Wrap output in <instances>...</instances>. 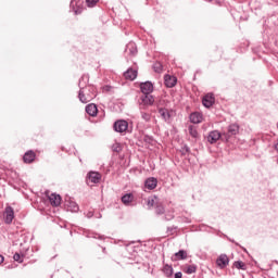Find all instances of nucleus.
<instances>
[{
	"instance_id": "1",
	"label": "nucleus",
	"mask_w": 278,
	"mask_h": 278,
	"mask_svg": "<svg viewBox=\"0 0 278 278\" xmlns=\"http://www.w3.org/2000/svg\"><path fill=\"white\" fill-rule=\"evenodd\" d=\"M97 98V87L94 85H87L79 89L78 99L80 103H90L92 99Z\"/></svg>"
},
{
	"instance_id": "2",
	"label": "nucleus",
	"mask_w": 278,
	"mask_h": 278,
	"mask_svg": "<svg viewBox=\"0 0 278 278\" xmlns=\"http://www.w3.org/2000/svg\"><path fill=\"white\" fill-rule=\"evenodd\" d=\"M155 103L153 94L142 93L138 100L139 110H147Z\"/></svg>"
},
{
	"instance_id": "3",
	"label": "nucleus",
	"mask_w": 278,
	"mask_h": 278,
	"mask_svg": "<svg viewBox=\"0 0 278 278\" xmlns=\"http://www.w3.org/2000/svg\"><path fill=\"white\" fill-rule=\"evenodd\" d=\"M240 134V125L238 123H232L228 126V129L226 132H223L222 140H225V142H229L231 140V137L238 136Z\"/></svg>"
},
{
	"instance_id": "4",
	"label": "nucleus",
	"mask_w": 278,
	"mask_h": 278,
	"mask_svg": "<svg viewBox=\"0 0 278 278\" xmlns=\"http://www.w3.org/2000/svg\"><path fill=\"white\" fill-rule=\"evenodd\" d=\"M70 8L76 15L81 14V12L86 10V8H84V0H72L70 3Z\"/></svg>"
},
{
	"instance_id": "5",
	"label": "nucleus",
	"mask_w": 278,
	"mask_h": 278,
	"mask_svg": "<svg viewBox=\"0 0 278 278\" xmlns=\"http://www.w3.org/2000/svg\"><path fill=\"white\" fill-rule=\"evenodd\" d=\"M129 127V123H127V121L125 119H119V121H116L113 125V129L114 131H116L117 134H124V131L126 129H128Z\"/></svg>"
},
{
	"instance_id": "6",
	"label": "nucleus",
	"mask_w": 278,
	"mask_h": 278,
	"mask_svg": "<svg viewBox=\"0 0 278 278\" xmlns=\"http://www.w3.org/2000/svg\"><path fill=\"white\" fill-rule=\"evenodd\" d=\"M218 140H223V142H225V140L223 139V134H220V131L213 130L208 132L207 142H210V144H216Z\"/></svg>"
},
{
	"instance_id": "7",
	"label": "nucleus",
	"mask_w": 278,
	"mask_h": 278,
	"mask_svg": "<svg viewBox=\"0 0 278 278\" xmlns=\"http://www.w3.org/2000/svg\"><path fill=\"white\" fill-rule=\"evenodd\" d=\"M87 186L91 184H101V174L98 172H89L86 177Z\"/></svg>"
},
{
	"instance_id": "8",
	"label": "nucleus",
	"mask_w": 278,
	"mask_h": 278,
	"mask_svg": "<svg viewBox=\"0 0 278 278\" xmlns=\"http://www.w3.org/2000/svg\"><path fill=\"white\" fill-rule=\"evenodd\" d=\"M215 103L216 97H214V93H206L202 98V105H204V108H206L207 110H210V108H212Z\"/></svg>"
},
{
	"instance_id": "9",
	"label": "nucleus",
	"mask_w": 278,
	"mask_h": 278,
	"mask_svg": "<svg viewBox=\"0 0 278 278\" xmlns=\"http://www.w3.org/2000/svg\"><path fill=\"white\" fill-rule=\"evenodd\" d=\"M4 223L5 225H12V222L14 220V208L10 205H8L4 208Z\"/></svg>"
},
{
	"instance_id": "10",
	"label": "nucleus",
	"mask_w": 278,
	"mask_h": 278,
	"mask_svg": "<svg viewBox=\"0 0 278 278\" xmlns=\"http://www.w3.org/2000/svg\"><path fill=\"white\" fill-rule=\"evenodd\" d=\"M139 88H140L142 94H151L154 90L153 83L150 80L140 83Z\"/></svg>"
},
{
	"instance_id": "11",
	"label": "nucleus",
	"mask_w": 278,
	"mask_h": 278,
	"mask_svg": "<svg viewBox=\"0 0 278 278\" xmlns=\"http://www.w3.org/2000/svg\"><path fill=\"white\" fill-rule=\"evenodd\" d=\"M173 110H168L166 108H159V114L165 123H168L170 118H173Z\"/></svg>"
},
{
	"instance_id": "12",
	"label": "nucleus",
	"mask_w": 278,
	"mask_h": 278,
	"mask_svg": "<svg viewBox=\"0 0 278 278\" xmlns=\"http://www.w3.org/2000/svg\"><path fill=\"white\" fill-rule=\"evenodd\" d=\"M216 264L222 270L227 268L229 266V256L227 254H220L216 260Z\"/></svg>"
},
{
	"instance_id": "13",
	"label": "nucleus",
	"mask_w": 278,
	"mask_h": 278,
	"mask_svg": "<svg viewBox=\"0 0 278 278\" xmlns=\"http://www.w3.org/2000/svg\"><path fill=\"white\" fill-rule=\"evenodd\" d=\"M48 199L52 207H60V205H62V197L58 193H52Z\"/></svg>"
},
{
	"instance_id": "14",
	"label": "nucleus",
	"mask_w": 278,
	"mask_h": 278,
	"mask_svg": "<svg viewBox=\"0 0 278 278\" xmlns=\"http://www.w3.org/2000/svg\"><path fill=\"white\" fill-rule=\"evenodd\" d=\"M164 85L166 88H175L177 86V77L169 74L164 76Z\"/></svg>"
},
{
	"instance_id": "15",
	"label": "nucleus",
	"mask_w": 278,
	"mask_h": 278,
	"mask_svg": "<svg viewBox=\"0 0 278 278\" xmlns=\"http://www.w3.org/2000/svg\"><path fill=\"white\" fill-rule=\"evenodd\" d=\"M190 123H193V125H199L200 123H203V113L201 112H193L189 115Z\"/></svg>"
},
{
	"instance_id": "16",
	"label": "nucleus",
	"mask_w": 278,
	"mask_h": 278,
	"mask_svg": "<svg viewBox=\"0 0 278 278\" xmlns=\"http://www.w3.org/2000/svg\"><path fill=\"white\" fill-rule=\"evenodd\" d=\"M24 164H33L36 161V152L28 150L23 156Z\"/></svg>"
},
{
	"instance_id": "17",
	"label": "nucleus",
	"mask_w": 278,
	"mask_h": 278,
	"mask_svg": "<svg viewBox=\"0 0 278 278\" xmlns=\"http://www.w3.org/2000/svg\"><path fill=\"white\" fill-rule=\"evenodd\" d=\"M144 188L147 190H155L157 188V178L155 177H149L144 181Z\"/></svg>"
},
{
	"instance_id": "18",
	"label": "nucleus",
	"mask_w": 278,
	"mask_h": 278,
	"mask_svg": "<svg viewBox=\"0 0 278 278\" xmlns=\"http://www.w3.org/2000/svg\"><path fill=\"white\" fill-rule=\"evenodd\" d=\"M85 112L89 115V116H97V114H99V109L97 108V104L94 103H90L87 104L85 108Z\"/></svg>"
},
{
	"instance_id": "19",
	"label": "nucleus",
	"mask_w": 278,
	"mask_h": 278,
	"mask_svg": "<svg viewBox=\"0 0 278 278\" xmlns=\"http://www.w3.org/2000/svg\"><path fill=\"white\" fill-rule=\"evenodd\" d=\"M188 258V252L186 250H179L172 256V262H179Z\"/></svg>"
},
{
	"instance_id": "20",
	"label": "nucleus",
	"mask_w": 278,
	"mask_h": 278,
	"mask_svg": "<svg viewBox=\"0 0 278 278\" xmlns=\"http://www.w3.org/2000/svg\"><path fill=\"white\" fill-rule=\"evenodd\" d=\"M124 77L125 79H129L130 81H134V79L138 77V71L130 67L124 73Z\"/></svg>"
},
{
	"instance_id": "21",
	"label": "nucleus",
	"mask_w": 278,
	"mask_h": 278,
	"mask_svg": "<svg viewBox=\"0 0 278 278\" xmlns=\"http://www.w3.org/2000/svg\"><path fill=\"white\" fill-rule=\"evenodd\" d=\"M162 273L166 278H173L175 270L173 269V265L165 264L162 268Z\"/></svg>"
},
{
	"instance_id": "22",
	"label": "nucleus",
	"mask_w": 278,
	"mask_h": 278,
	"mask_svg": "<svg viewBox=\"0 0 278 278\" xmlns=\"http://www.w3.org/2000/svg\"><path fill=\"white\" fill-rule=\"evenodd\" d=\"M89 81H90V75L84 74V75L79 78V81H78L79 90H81L83 88H85L86 86H88Z\"/></svg>"
},
{
	"instance_id": "23",
	"label": "nucleus",
	"mask_w": 278,
	"mask_h": 278,
	"mask_svg": "<svg viewBox=\"0 0 278 278\" xmlns=\"http://www.w3.org/2000/svg\"><path fill=\"white\" fill-rule=\"evenodd\" d=\"M154 213L156 214V216H162L166 213V207L162 202L156 203V205L154 206Z\"/></svg>"
},
{
	"instance_id": "24",
	"label": "nucleus",
	"mask_w": 278,
	"mask_h": 278,
	"mask_svg": "<svg viewBox=\"0 0 278 278\" xmlns=\"http://www.w3.org/2000/svg\"><path fill=\"white\" fill-rule=\"evenodd\" d=\"M65 206L67 207L68 212H79V205L74 201H66Z\"/></svg>"
},
{
	"instance_id": "25",
	"label": "nucleus",
	"mask_w": 278,
	"mask_h": 278,
	"mask_svg": "<svg viewBox=\"0 0 278 278\" xmlns=\"http://www.w3.org/2000/svg\"><path fill=\"white\" fill-rule=\"evenodd\" d=\"M134 202V193H126L122 197V203L124 205H129V203Z\"/></svg>"
},
{
	"instance_id": "26",
	"label": "nucleus",
	"mask_w": 278,
	"mask_h": 278,
	"mask_svg": "<svg viewBox=\"0 0 278 278\" xmlns=\"http://www.w3.org/2000/svg\"><path fill=\"white\" fill-rule=\"evenodd\" d=\"M157 203H160V198H157V195L150 197L148 199L149 210H151V207H155Z\"/></svg>"
},
{
	"instance_id": "27",
	"label": "nucleus",
	"mask_w": 278,
	"mask_h": 278,
	"mask_svg": "<svg viewBox=\"0 0 278 278\" xmlns=\"http://www.w3.org/2000/svg\"><path fill=\"white\" fill-rule=\"evenodd\" d=\"M233 268H237V270H247V263L242 261H236L232 264Z\"/></svg>"
},
{
	"instance_id": "28",
	"label": "nucleus",
	"mask_w": 278,
	"mask_h": 278,
	"mask_svg": "<svg viewBox=\"0 0 278 278\" xmlns=\"http://www.w3.org/2000/svg\"><path fill=\"white\" fill-rule=\"evenodd\" d=\"M188 129H189V135L191 136V138H194L195 140L199 139V130H197V126L190 125L188 127Z\"/></svg>"
},
{
	"instance_id": "29",
	"label": "nucleus",
	"mask_w": 278,
	"mask_h": 278,
	"mask_svg": "<svg viewBox=\"0 0 278 278\" xmlns=\"http://www.w3.org/2000/svg\"><path fill=\"white\" fill-rule=\"evenodd\" d=\"M13 260L14 262H17L18 264H23V261L25 260V253L23 252H16L13 255Z\"/></svg>"
},
{
	"instance_id": "30",
	"label": "nucleus",
	"mask_w": 278,
	"mask_h": 278,
	"mask_svg": "<svg viewBox=\"0 0 278 278\" xmlns=\"http://www.w3.org/2000/svg\"><path fill=\"white\" fill-rule=\"evenodd\" d=\"M197 265L192 264V265H187V267L184 269V273H186V275H194V273H197Z\"/></svg>"
},
{
	"instance_id": "31",
	"label": "nucleus",
	"mask_w": 278,
	"mask_h": 278,
	"mask_svg": "<svg viewBox=\"0 0 278 278\" xmlns=\"http://www.w3.org/2000/svg\"><path fill=\"white\" fill-rule=\"evenodd\" d=\"M191 150L190 147L188 144H182L181 149H180V154L184 155H190Z\"/></svg>"
},
{
	"instance_id": "32",
	"label": "nucleus",
	"mask_w": 278,
	"mask_h": 278,
	"mask_svg": "<svg viewBox=\"0 0 278 278\" xmlns=\"http://www.w3.org/2000/svg\"><path fill=\"white\" fill-rule=\"evenodd\" d=\"M127 50L129 51L130 55H136V53H138V49L136 48V43H129L127 46Z\"/></svg>"
},
{
	"instance_id": "33",
	"label": "nucleus",
	"mask_w": 278,
	"mask_h": 278,
	"mask_svg": "<svg viewBox=\"0 0 278 278\" xmlns=\"http://www.w3.org/2000/svg\"><path fill=\"white\" fill-rule=\"evenodd\" d=\"M143 142L153 147V142H155V139L153 138V136L144 135Z\"/></svg>"
},
{
	"instance_id": "34",
	"label": "nucleus",
	"mask_w": 278,
	"mask_h": 278,
	"mask_svg": "<svg viewBox=\"0 0 278 278\" xmlns=\"http://www.w3.org/2000/svg\"><path fill=\"white\" fill-rule=\"evenodd\" d=\"M141 118L143 121H146V123L151 122V113H147V112L141 111Z\"/></svg>"
},
{
	"instance_id": "35",
	"label": "nucleus",
	"mask_w": 278,
	"mask_h": 278,
	"mask_svg": "<svg viewBox=\"0 0 278 278\" xmlns=\"http://www.w3.org/2000/svg\"><path fill=\"white\" fill-rule=\"evenodd\" d=\"M153 70H154V73H162V71H163L162 63H160V62L154 63Z\"/></svg>"
},
{
	"instance_id": "36",
	"label": "nucleus",
	"mask_w": 278,
	"mask_h": 278,
	"mask_svg": "<svg viewBox=\"0 0 278 278\" xmlns=\"http://www.w3.org/2000/svg\"><path fill=\"white\" fill-rule=\"evenodd\" d=\"M99 0H86L87 8H94Z\"/></svg>"
},
{
	"instance_id": "37",
	"label": "nucleus",
	"mask_w": 278,
	"mask_h": 278,
	"mask_svg": "<svg viewBox=\"0 0 278 278\" xmlns=\"http://www.w3.org/2000/svg\"><path fill=\"white\" fill-rule=\"evenodd\" d=\"M175 218L174 214L167 213L163 216L162 220L168 222V220H173Z\"/></svg>"
},
{
	"instance_id": "38",
	"label": "nucleus",
	"mask_w": 278,
	"mask_h": 278,
	"mask_svg": "<svg viewBox=\"0 0 278 278\" xmlns=\"http://www.w3.org/2000/svg\"><path fill=\"white\" fill-rule=\"evenodd\" d=\"M178 227L177 226H172V227H167V233L169 236H174L175 232L174 231H177Z\"/></svg>"
},
{
	"instance_id": "39",
	"label": "nucleus",
	"mask_w": 278,
	"mask_h": 278,
	"mask_svg": "<svg viewBox=\"0 0 278 278\" xmlns=\"http://www.w3.org/2000/svg\"><path fill=\"white\" fill-rule=\"evenodd\" d=\"M113 151H114L115 153H121V151H122L121 146L113 147Z\"/></svg>"
},
{
	"instance_id": "40",
	"label": "nucleus",
	"mask_w": 278,
	"mask_h": 278,
	"mask_svg": "<svg viewBox=\"0 0 278 278\" xmlns=\"http://www.w3.org/2000/svg\"><path fill=\"white\" fill-rule=\"evenodd\" d=\"M184 277V274H181V271H177L175 275H174V278H182Z\"/></svg>"
},
{
	"instance_id": "41",
	"label": "nucleus",
	"mask_w": 278,
	"mask_h": 278,
	"mask_svg": "<svg viewBox=\"0 0 278 278\" xmlns=\"http://www.w3.org/2000/svg\"><path fill=\"white\" fill-rule=\"evenodd\" d=\"M92 216H94V212L89 211V212L87 213V218H92Z\"/></svg>"
},
{
	"instance_id": "42",
	"label": "nucleus",
	"mask_w": 278,
	"mask_h": 278,
	"mask_svg": "<svg viewBox=\"0 0 278 278\" xmlns=\"http://www.w3.org/2000/svg\"><path fill=\"white\" fill-rule=\"evenodd\" d=\"M3 262H5V257L0 254V264H3Z\"/></svg>"
},
{
	"instance_id": "43",
	"label": "nucleus",
	"mask_w": 278,
	"mask_h": 278,
	"mask_svg": "<svg viewBox=\"0 0 278 278\" xmlns=\"http://www.w3.org/2000/svg\"><path fill=\"white\" fill-rule=\"evenodd\" d=\"M102 253H108V251L105 250V248L102 249Z\"/></svg>"
},
{
	"instance_id": "44",
	"label": "nucleus",
	"mask_w": 278,
	"mask_h": 278,
	"mask_svg": "<svg viewBox=\"0 0 278 278\" xmlns=\"http://www.w3.org/2000/svg\"><path fill=\"white\" fill-rule=\"evenodd\" d=\"M231 242L236 243L237 247H240V244H239L238 242H236V241H233V240H232Z\"/></svg>"
},
{
	"instance_id": "45",
	"label": "nucleus",
	"mask_w": 278,
	"mask_h": 278,
	"mask_svg": "<svg viewBox=\"0 0 278 278\" xmlns=\"http://www.w3.org/2000/svg\"><path fill=\"white\" fill-rule=\"evenodd\" d=\"M98 260H103V256H98Z\"/></svg>"
},
{
	"instance_id": "46",
	"label": "nucleus",
	"mask_w": 278,
	"mask_h": 278,
	"mask_svg": "<svg viewBox=\"0 0 278 278\" xmlns=\"http://www.w3.org/2000/svg\"><path fill=\"white\" fill-rule=\"evenodd\" d=\"M243 251H247V249L242 248Z\"/></svg>"
}]
</instances>
